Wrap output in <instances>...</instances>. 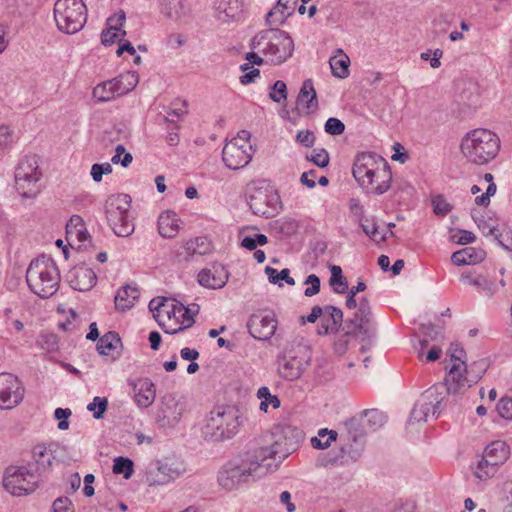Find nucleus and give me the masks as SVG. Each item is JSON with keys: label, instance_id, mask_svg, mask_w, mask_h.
Segmentation results:
<instances>
[{"label": "nucleus", "instance_id": "obj_1", "mask_svg": "<svg viewBox=\"0 0 512 512\" xmlns=\"http://www.w3.org/2000/svg\"><path fill=\"white\" fill-rule=\"evenodd\" d=\"M33 461L22 466H9L3 478L4 488L14 496L33 493L47 479L52 466V458L47 455L43 445H36L32 450Z\"/></svg>", "mask_w": 512, "mask_h": 512}, {"label": "nucleus", "instance_id": "obj_2", "mask_svg": "<svg viewBox=\"0 0 512 512\" xmlns=\"http://www.w3.org/2000/svg\"><path fill=\"white\" fill-rule=\"evenodd\" d=\"M33 461L22 466H9L3 478L4 488L14 496L33 493L47 479L52 466V458L47 455L43 445H36L32 450Z\"/></svg>", "mask_w": 512, "mask_h": 512}, {"label": "nucleus", "instance_id": "obj_3", "mask_svg": "<svg viewBox=\"0 0 512 512\" xmlns=\"http://www.w3.org/2000/svg\"><path fill=\"white\" fill-rule=\"evenodd\" d=\"M253 440L242 458L227 462L218 472V483L227 491L237 489L240 485L255 481L272 472V463L266 462L263 456L256 451Z\"/></svg>", "mask_w": 512, "mask_h": 512}, {"label": "nucleus", "instance_id": "obj_4", "mask_svg": "<svg viewBox=\"0 0 512 512\" xmlns=\"http://www.w3.org/2000/svg\"><path fill=\"white\" fill-rule=\"evenodd\" d=\"M270 436L256 438L253 440L257 450L267 462L273 460L272 471L278 469L279 465L300 445L304 439L303 431L290 425H279L274 428Z\"/></svg>", "mask_w": 512, "mask_h": 512}, {"label": "nucleus", "instance_id": "obj_5", "mask_svg": "<svg viewBox=\"0 0 512 512\" xmlns=\"http://www.w3.org/2000/svg\"><path fill=\"white\" fill-rule=\"evenodd\" d=\"M60 272L50 256L42 255L33 260L26 271L29 289L41 298L53 296L59 289Z\"/></svg>", "mask_w": 512, "mask_h": 512}, {"label": "nucleus", "instance_id": "obj_6", "mask_svg": "<svg viewBox=\"0 0 512 512\" xmlns=\"http://www.w3.org/2000/svg\"><path fill=\"white\" fill-rule=\"evenodd\" d=\"M500 150V138L491 130L477 128L467 133L461 141V151L467 161L484 165L493 160Z\"/></svg>", "mask_w": 512, "mask_h": 512}, {"label": "nucleus", "instance_id": "obj_7", "mask_svg": "<svg viewBox=\"0 0 512 512\" xmlns=\"http://www.w3.org/2000/svg\"><path fill=\"white\" fill-rule=\"evenodd\" d=\"M449 352L453 365L445 378V387L448 394L457 395L477 383L485 369L482 363L478 364L475 362L471 369L468 370L463 360L465 350L458 344H451Z\"/></svg>", "mask_w": 512, "mask_h": 512}, {"label": "nucleus", "instance_id": "obj_8", "mask_svg": "<svg viewBox=\"0 0 512 512\" xmlns=\"http://www.w3.org/2000/svg\"><path fill=\"white\" fill-rule=\"evenodd\" d=\"M251 47L257 49L269 62L278 65L292 56L294 43L285 31L271 28L253 37Z\"/></svg>", "mask_w": 512, "mask_h": 512}, {"label": "nucleus", "instance_id": "obj_9", "mask_svg": "<svg viewBox=\"0 0 512 512\" xmlns=\"http://www.w3.org/2000/svg\"><path fill=\"white\" fill-rule=\"evenodd\" d=\"M345 432L340 434L341 447L339 452L329 454L325 465H346L356 462L362 455L365 445V435L359 422L351 418L344 423Z\"/></svg>", "mask_w": 512, "mask_h": 512}, {"label": "nucleus", "instance_id": "obj_10", "mask_svg": "<svg viewBox=\"0 0 512 512\" xmlns=\"http://www.w3.org/2000/svg\"><path fill=\"white\" fill-rule=\"evenodd\" d=\"M238 411L227 408L212 411L202 427V436L209 442H221L233 438L239 430Z\"/></svg>", "mask_w": 512, "mask_h": 512}, {"label": "nucleus", "instance_id": "obj_11", "mask_svg": "<svg viewBox=\"0 0 512 512\" xmlns=\"http://www.w3.org/2000/svg\"><path fill=\"white\" fill-rule=\"evenodd\" d=\"M131 197L128 194L110 196L105 204L108 225L119 237H128L134 232V223L129 217Z\"/></svg>", "mask_w": 512, "mask_h": 512}, {"label": "nucleus", "instance_id": "obj_12", "mask_svg": "<svg viewBox=\"0 0 512 512\" xmlns=\"http://www.w3.org/2000/svg\"><path fill=\"white\" fill-rule=\"evenodd\" d=\"M54 18L60 31L67 34L79 32L87 21V8L82 0H57Z\"/></svg>", "mask_w": 512, "mask_h": 512}, {"label": "nucleus", "instance_id": "obj_13", "mask_svg": "<svg viewBox=\"0 0 512 512\" xmlns=\"http://www.w3.org/2000/svg\"><path fill=\"white\" fill-rule=\"evenodd\" d=\"M15 187L22 198H34L41 191L42 172L36 155L25 156L15 169Z\"/></svg>", "mask_w": 512, "mask_h": 512}, {"label": "nucleus", "instance_id": "obj_14", "mask_svg": "<svg viewBox=\"0 0 512 512\" xmlns=\"http://www.w3.org/2000/svg\"><path fill=\"white\" fill-rule=\"evenodd\" d=\"M186 471L180 459L164 458L151 463L146 470V482L150 486L166 485L175 481Z\"/></svg>", "mask_w": 512, "mask_h": 512}, {"label": "nucleus", "instance_id": "obj_15", "mask_svg": "<svg viewBox=\"0 0 512 512\" xmlns=\"http://www.w3.org/2000/svg\"><path fill=\"white\" fill-rule=\"evenodd\" d=\"M280 204V197L277 191L272 188H255L249 195V206L253 213L258 216L273 217L278 213Z\"/></svg>", "mask_w": 512, "mask_h": 512}, {"label": "nucleus", "instance_id": "obj_16", "mask_svg": "<svg viewBox=\"0 0 512 512\" xmlns=\"http://www.w3.org/2000/svg\"><path fill=\"white\" fill-rule=\"evenodd\" d=\"M185 411V403L181 399H177L173 394H166L161 397L155 421L159 427L173 428L181 420Z\"/></svg>", "mask_w": 512, "mask_h": 512}, {"label": "nucleus", "instance_id": "obj_17", "mask_svg": "<svg viewBox=\"0 0 512 512\" xmlns=\"http://www.w3.org/2000/svg\"><path fill=\"white\" fill-rule=\"evenodd\" d=\"M25 394V388L17 376L0 373V408L12 409L19 405Z\"/></svg>", "mask_w": 512, "mask_h": 512}, {"label": "nucleus", "instance_id": "obj_18", "mask_svg": "<svg viewBox=\"0 0 512 512\" xmlns=\"http://www.w3.org/2000/svg\"><path fill=\"white\" fill-rule=\"evenodd\" d=\"M310 362L309 350L306 346L300 347L297 354L285 353L279 363L278 371L282 378L293 381L298 379Z\"/></svg>", "mask_w": 512, "mask_h": 512}, {"label": "nucleus", "instance_id": "obj_19", "mask_svg": "<svg viewBox=\"0 0 512 512\" xmlns=\"http://www.w3.org/2000/svg\"><path fill=\"white\" fill-rule=\"evenodd\" d=\"M438 387H432L421 395L411 411L410 421H427L431 412L437 418L442 410L443 398L439 397Z\"/></svg>", "mask_w": 512, "mask_h": 512}, {"label": "nucleus", "instance_id": "obj_20", "mask_svg": "<svg viewBox=\"0 0 512 512\" xmlns=\"http://www.w3.org/2000/svg\"><path fill=\"white\" fill-rule=\"evenodd\" d=\"M254 150L250 143L227 142L222 150V160L231 170H237L250 163Z\"/></svg>", "mask_w": 512, "mask_h": 512}, {"label": "nucleus", "instance_id": "obj_21", "mask_svg": "<svg viewBox=\"0 0 512 512\" xmlns=\"http://www.w3.org/2000/svg\"><path fill=\"white\" fill-rule=\"evenodd\" d=\"M247 327L252 337L266 341L274 335L277 329V320L272 313H257L249 318Z\"/></svg>", "mask_w": 512, "mask_h": 512}, {"label": "nucleus", "instance_id": "obj_22", "mask_svg": "<svg viewBox=\"0 0 512 512\" xmlns=\"http://www.w3.org/2000/svg\"><path fill=\"white\" fill-rule=\"evenodd\" d=\"M128 385L132 388L134 400L138 407L148 408L152 405L156 397V389L151 379L147 377L129 379Z\"/></svg>", "mask_w": 512, "mask_h": 512}, {"label": "nucleus", "instance_id": "obj_23", "mask_svg": "<svg viewBox=\"0 0 512 512\" xmlns=\"http://www.w3.org/2000/svg\"><path fill=\"white\" fill-rule=\"evenodd\" d=\"M228 278V271L220 263H214L210 268H204L198 273V283L209 289L223 288Z\"/></svg>", "mask_w": 512, "mask_h": 512}, {"label": "nucleus", "instance_id": "obj_24", "mask_svg": "<svg viewBox=\"0 0 512 512\" xmlns=\"http://www.w3.org/2000/svg\"><path fill=\"white\" fill-rule=\"evenodd\" d=\"M371 317V310L358 307L353 317L346 321L345 327L348 328V334H359L362 336V341L371 339L373 336Z\"/></svg>", "mask_w": 512, "mask_h": 512}, {"label": "nucleus", "instance_id": "obj_25", "mask_svg": "<svg viewBox=\"0 0 512 512\" xmlns=\"http://www.w3.org/2000/svg\"><path fill=\"white\" fill-rule=\"evenodd\" d=\"M67 277L70 286L78 291H89L97 282V276L93 269L84 265L72 268Z\"/></svg>", "mask_w": 512, "mask_h": 512}, {"label": "nucleus", "instance_id": "obj_26", "mask_svg": "<svg viewBox=\"0 0 512 512\" xmlns=\"http://www.w3.org/2000/svg\"><path fill=\"white\" fill-rule=\"evenodd\" d=\"M297 106L301 107L304 115L314 113L318 109L317 94L311 79H306L297 96Z\"/></svg>", "mask_w": 512, "mask_h": 512}, {"label": "nucleus", "instance_id": "obj_27", "mask_svg": "<svg viewBox=\"0 0 512 512\" xmlns=\"http://www.w3.org/2000/svg\"><path fill=\"white\" fill-rule=\"evenodd\" d=\"M379 160L385 159L372 152L359 153L354 160L352 168V174L355 180L365 181V174L369 171H373V168L377 166Z\"/></svg>", "mask_w": 512, "mask_h": 512}, {"label": "nucleus", "instance_id": "obj_28", "mask_svg": "<svg viewBox=\"0 0 512 512\" xmlns=\"http://www.w3.org/2000/svg\"><path fill=\"white\" fill-rule=\"evenodd\" d=\"M392 173L387 161H380V169L376 172V176L372 179L367 193L382 195L387 192L391 186Z\"/></svg>", "mask_w": 512, "mask_h": 512}, {"label": "nucleus", "instance_id": "obj_29", "mask_svg": "<svg viewBox=\"0 0 512 512\" xmlns=\"http://www.w3.org/2000/svg\"><path fill=\"white\" fill-rule=\"evenodd\" d=\"M217 18L222 22L237 20L242 13L240 0H217L215 2Z\"/></svg>", "mask_w": 512, "mask_h": 512}, {"label": "nucleus", "instance_id": "obj_30", "mask_svg": "<svg viewBox=\"0 0 512 512\" xmlns=\"http://www.w3.org/2000/svg\"><path fill=\"white\" fill-rule=\"evenodd\" d=\"M171 309L172 314L174 317L179 314L183 318V324L184 326H180L178 329H174L173 331L169 332L168 330H165L166 333H177L180 330H183L185 328H188L194 324V315L198 313L199 306L197 304H192L188 307L184 306L182 303L174 300L171 302Z\"/></svg>", "mask_w": 512, "mask_h": 512}, {"label": "nucleus", "instance_id": "obj_31", "mask_svg": "<svg viewBox=\"0 0 512 512\" xmlns=\"http://www.w3.org/2000/svg\"><path fill=\"white\" fill-rule=\"evenodd\" d=\"M179 218L173 211H165L158 218V231L164 238H174L179 231Z\"/></svg>", "mask_w": 512, "mask_h": 512}, {"label": "nucleus", "instance_id": "obj_32", "mask_svg": "<svg viewBox=\"0 0 512 512\" xmlns=\"http://www.w3.org/2000/svg\"><path fill=\"white\" fill-rule=\"evenodd\" d=\"M509 454V446L500 440L491 442L483 452V455L498 467L508 460Z\"/></svg>", "mask_w": 512, "mask_h": 512}, {"label": "nucleus", "instance_id": "obj_33", "mask_svg": "<svg viewBox=\"0 0 512 512\" xmlns=\"http://www.w3.org/2000/svg\"><path fill=\"white\" fill-rule=\"evenodd\" d=\"M139 298V291L136 287L126 285L117 291L114 298L115 307L120 311L129 310Z\"/></svg>", "mask_w": 512, "mask_h": 512}, {"label": "nucleus", "instance_id": "obj_34", "mask_svg": "<svg viewBox=\"0 0 512 512\" xmlns=\"http://www.w3.org/2000/svg\"><path fill=\"white\" fill-rule=\"evenodd\" d=\"M484 251L467 247L456 251L451 256V261L456 266L473 265L484 259Z\"/></svg>", "mask_w": 512, "mask_h": 512}, {"label": "nucleus", "instance_id": "obj_35", "mask_svg": "<svg viewBox=\"0 0 512 512\" xmlns=\"http://www.w3.org/2000/svg\"><path fill=\"white\" fill-rule=\"evenodd\" d=\"M118 96L132 91L139 82L138 74L134 71H127L111 80Z\"/></svg>", "mask_w": 512, "mask_h": 512}, {"label": "nucleus", "instance_id": "obj_36", "mask_svg": "<svg viewBox=\"0 0 512 512\" xmlns=\"http://www.w3.org/2000/svg\"><path fill=\"white\" fill-rule=\"evenodd\" d=\"M297 0H279L277 6L267 14L269 24H282L293 11V5Z\"/></svg>", "mask_w": 512, "mask_h": 512}, {"label": "nucleus", "instance_id": "obj_37", "mask_svg": "<svg viewBox=\"0 0 512 512\" xmlns=\"http://www.w3.org/2000/svg\"><path fill=\"white\" fill-rule=\"evenodd\" d=\"M121 346V339L117 332L109 331L99 338L97 351L100 355H110Z\"/></svg>", "mask_w": 512, "mask_h": 512}, {"label": "nucleus", "instance_id": "obj_38", "mask_svg": "<svg viewBox=\"0 0 512 512\" xmlns=\"http://www.w3.org/2000/svg\"><path fill=\"white\" fill-rule=\"evenodd\" d=\"M339 56H333L330 58L329 64L333 76L344 79L349 75V57L343 53L342 49H339Z\"/></svg>", "mask_w": 512, "mask_h": 512}, {"label": "nucleus", "instance_id": "obj_39", "mask_svg": "<svg viewBox=\"0 0 512 512\" xmlns=\"http://www.w3.org/2000/svg\"><path fill=\"white\" fill-rule=\"evenodd\" d=\"M461 281L482 288L488 297H492L497 292L496 284L482 275L472 276L471 274H462Z\"/></svg>", "mask_w": 512, "mask_h": 512}, {"label": "nucleus", "instance_id": "obj_40", "mask_svg": "<svg viewBox=\"0 0 512 512\" xmlns=\"http://www.w3.org/2000/svg\"><path fill=\"white\" fill-rule=\"evenodd\" d=\"M174 299H168L165 297L154 298L149 302V309L153 313V317L158 322V324L163 328L164 324L162 323L160 316L161 313H165L168 318L171 317L172 309L171 302Z\"/></svg>", "mask_w": 512, "mask_h": 512}, {"label": "nucleus", "instance_id": "obj_41", "mask_svg": "<svg viewBox=\"0 0 512 512\" xmlns=\"http://www.w3.org/2000/svg\"><path fill=\"white\" fill-rule=\"evenodd\" d=\"M498 468V466L482 455L481 459L478 460L475 467H473V474L477 479L486 481L497 473Z\"/></svg>", "mask_w": 512, "mask_h": 512}, {"label": "nucleus", "instance_id": "obj_42", "mask_svg": "<svg viewBox=\"0 0 512 512\" xmlns=\"http://www.w3.org/2000/svg\"><path fill=\"white\" fill-rule=\"evenodd\" d=\"M338 433L335 430L322 428L318 431V437L311 438V446L315 449H327L337 440Z\"/></svg>", "mask_w": 512, "mask_h": 512}, {"label": "nucleus", "instance_id": "obj_43", "mask_svg": "<svg viewBox=\"0 0 512 512\" xmlns=\"http://www.w3.org/2000/svg\"><path fill=\"white\" fill-rule=\"evenodd\" d=\"M331 277H330V285L333 287L334 291L338 294H343L348 290V282L346 278L343 276L342 269L340 266L332 265L330 267Z\"/></svg>", "mask_w": 512, "mask_h": 512}, {"label": "nucleus", "instance_id": "obj_44", "mask_svg": "<svg viewBox=\"0 0 512 512\" xmlns=\"http://www.w3.org/2000/svg\"><path fill=\"white\" fill-rule=\"evenodd\" d=\"M115 88L112 85V81L108 80L98 84L93 89V97L98 100V102H107L113 99L115 96H118L114 91Z\"/></svg>", "mask_w": 512, "mask_h": 512}, {"label": "nucleus", "instance_id": "obj_45", "mask_svg": "<svg viewBox=\"0 0 512 512\" xmlns=\"http://www.w3.org/2000/svg\"><path fill=\"white\" fill-rule=\"evenodd\" d=\"M257 397L262 399L259 409L263 412L268 411L269 405H271L274 409L280 407V400L276 395H272L268 387H261L257 391Z\"/></svg>", "mask_w": 512, "mask_h": 512}, {"label": "nucleus", "instance_id": "obj_46", "mask_svg": "<svg viewBox=\"0 0 512 512\" xmlns=\"http://www.w3.org/2000/svg\"><path fill=\"white\" fill-rule=\"evenodd\" d=\"M328 323L333 326V329L338 331L343 324V312L336 306L326 305L324 306V316Z\"/></svg>", "mask_w": 512, "mask_h": 512}, {"label": "nucleus", "instance_id": "obj_47", "mask_svg": "<svg viewBox=\"0 0 512 512\" xmlns=\"http://www.w3.org/2000/svg\"><path fill=\"white\" fill-rule=\"evenodd\" d=\"M184 249L189 256L204 255L208 252V244L204 238H195L187 241L184 245Z\"/></svg>", "mask_w": 512, "mask_h": 512}, {"label": "nucleus", "instance_id": "obj_48", "mask_svg": "<svg viewBox=\"0 0 512 512\" xmlns=\"http://www.w3.org/2000/svg\"><path fill=\"white\" fill-rule=\"evenodd\" d=\"M265 272L269 281L273 284L278 283L279 280H284L288 285H295V280L294 278L290 277V270L288 268H284L278 272L276 269L267 266L265 268Z\"/></svg>", "mask_w": 512, "mask_h": 512}, {"label": "nucleus", "instance_id": "obj_49", "mask_svg": "<svg viewBox=\"0 0 512 512\" xmlns=\"http://www.w3.org/2000/svg\"><path fill=\"white\" fill-rule=\"evenodd\" d=\"M133 461L125 457H117L114 460L113 472L115 474H122L125 479H129L133 474Z\"/></svg>", "mask_w": 512, "mask_h": 512}, {"label": "nucleus", "instance_id": "obj_50", "mask_svg": "<svg viewBox=\"0 0 512 512\" xmlns=\"http://www.w3.org/2000/svg\"><path fill=\"white\" fill-rule=\"evenodd\" d=\"M272 91L269 93V98L276 103H284L287 100V86L282 80H277L272 85Z\"/></svg>", "mask_w": 512, "mask_h": 512}, {"label": "nucleus", "instance_id": "obj_51", "mask_svg": "<svg viewBox=\"0 0 512 512\" xmlns=\"http://www.w3.org/2000/svg\"><path fill=\"white\" fill-rule=\"evenodd\" d=\"M108 400L105 397H94L93 401L88 404L87 409L93 412V417L97 420L102 419L107 409Z\"/></svg>", "mask_w": 512, "mask_h": 512}, {"label": "nucleus", "instance_id": "obj_52", "mask_svg": "<svg viewBox=\"0 0 512 512\" xmlns=\"http://www.w3.org/2000/svg\"><path fill=\"white\" fill-rule=\"evenodd\" d=\"M433 211L437 216L444 217L452 210V205L443 195H437L432 198Z\"/></svg>", "mask_w": 512, "mask_h": 512}, {"label": "nucleus", "instance_id": "obj_53", "mask_svg": "<svg viewBox=\"0 0 512 512\" xmlns=\"http://www.w3.org/2000/svg\"><path fill=\"white\" fill-rule=\"evenodd\" d=\"M472 218L476 222L478 228L483 232L486 236H494V234L498 231L496 223L490 217L488 220L484 218H477L475 213H471Z\"/></svg>", "mask_w": 512, "mask_h": 512}, {"label": "nucleus", "instance_id": "obj_54", "mask_svg": "<svg viewBox=\"0 0 512 512\" xmlns=\"http://www.w3.org/2000/svg\"><path fill=\"white\" fill-rule=\"evenodd\" d=\"M365 417L368 425L373 430H376L377 428L381 427L386 420V416L377 409L365 411Z\"/></svg>", "mask_w": 512, "mask_h": 512}, {"label": "nucleus", "instance_id": "obj_55", "mask_svg": "<svg viewBox=\"0 0 512 512\" xmlns=\"http://www.w3.org/2000/svg\"><path fill=\"white\" fill-rule=\"evenodd\" d=\"M173 106L174 108L168 112V117L165 118L167 122H174L173 117L181 118L188 113L186 109L188 103L186 100L177 99L173 102Z\"/></svg>", "mask_w": 512, "mask_h": 512}, {"label": "nucleus", "instance_id": "obj_56", "mask_svg": "<svg viewBox=\"0 0 512 512\" xmlns=\"http://www.w3.org/2000/svg\"><path fill=\"white\" fill-rule=\"evenodd\" d=\"M37 343L47 352H54L58 349V339L55 334H42L40 335Z\"/></svg>", "mask_w": 512, "mask_h": 512}, {"label": "nucleus", "instance_id": "obj_57", "mask_svg": "<svg viewBox=\"0 0 512 512\" xmlns=\"http://www.w3.org/2000/svg\"><path fill=\"white\" fill-rule=\"evenodd\" d=\"M420 331L422 332L425 338L432 341H442L444 338L442 334V329L435 327L431 323L421 324Z\"/></svg>", "mask_w": 512, "mask_h": 512}, {"label": "nucleus", "instance_id": "obj_58", "mask_svg": "<svg viewBox=\"0 0 512 512\" xmlns=\"http://www.w3.org/2000/svg\"><path fill=\"white\" fill-rule=\"evenodd\" d=\"M306 159L320 168L329 164V154L325 149L314 150L310 155H306Z\"/></svg>", "mask_w": 512, "mask_h": 512}, {"label": "nucleus", "instance_id": "obj_59", "mask_svg": "<svg viewBox=\"0 0 512 512\" xmlns=\"http://www.w3.org/2000/svg\"><path fill=\"white\" fill-rule=\"evenodd\" d=\"M125 35L126 31L124 30L121 31V33H119L118 31L112 30L110 27H107L101 33V42L103 45L109 46L115 43V41L118 39L121 41V38H123Z\"/></svg>", "mask_w": 512, "mask_h": 512}, {"label": "nucleus", "instance_id": "obj_60", "mask_svg": "<svg viewBox=\"0 0 512 512\" xmlns=\"http://www.w3.org/2000/svg\"><path fill=\"white\" fill-rule=\"evenodd\" d=\"M324 129L327 134L341 135L345 130V125L338 118L331 117L326 121Z\"/></svg>", "mask_w": 512, "mask_h": 512}, {"label": "nucleus", "instance_id": "obj_61", "mask_svg": "<svg viewBox=\"0 0 512 512\" xmlns=\"http://www.w3.org/2000/svg\"><path fill=\"white\" fill-rule=\"evenodd\" d=\"M344 330H345L344 334H342L334 342V345H333L334 352L340 356L347 352L349 342H350V337L353 335V334H348V328L344 327Z\"/></svg>", "mask_w": 512, "mask_h": 512}, {"label": "nucleus", "instance_id": "obj_62", "mask_svg": "<svg viewBox=\"0 0 512 512\" xmlns=\"http://www.w3.org/2000/svg\"><path fill=\"white\" fill-rule=\"evenodd\" d=\"M304 284L310 285V287H307L304 291V295L306 297H312L319 293L321 282L317 275L310 274L304 281Z\"/></svg>", "mask_w": 512, "mask_h": 512}, {"label": "nucleus", "instance_id": "obj_63", "mask_svg": "<svg viewBox=\"0 0 512 512\" xmlns=\"http://www.w3.org/2000/svg\"><path fill=\"white\" fill-rule=\"evenodd\" d=\"M496 409L502 418L512 420V397L501 398L497 403Z\"/></svg>", "mask_w": 512, "mask_h": 512}, {"label": "nucleus", "instance_id": "obj_64", "mask_svg": "<svg viewBox=\"0 0 512 512\" xmlns=\"http://www.w3.org/2000/svg\"><path fill=\"white\" fill-rule=\"evenodd\" d=\"M296 142L304 147L310 148L315 144L316 137L311 130H299L295 138Z\"/></svg>", "mask_w": 512, "mask_h": 512}]
</instances>
